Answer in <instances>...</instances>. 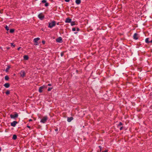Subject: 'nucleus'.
Wrapping results in <instances>:
<instances>
[{
  "label": "nucleus",
  "instance_id": "nucleus-3",
  "mask_svg": "<svg viewBox=\"0 0 152 152\" xmlns=\"http://www.w3.org/2000/svg\"><path fill=\"white\" fill-rule=\"evenodd\" d=\"M18 116V114L16 113H15V114H11L10 117L11 118H17Z\"/></svg>",
  "mask_w": 152,
  "mask_h": 152
},
{
  "label": "nucleus",
  "instance_id": "nucleus-32",
  "mask_svg": "<svg viewBox=\"0 0 152 152\" xmlns=\"http://www.w3.org/2000/svg\"><path fill=\"white\" fill-rule=\"evenodd\" d=\"M65 1L66 2H69L70 0H65Z\"/></svg>",
  "mask_w": 152,
  "mask_h": 152
},
{
  "label": "nucleus",
  "instance_id": "nucleus-37",
  "mask_svg": "<svg viewBox=\"0 0 152 152\" xmlns=\"http://www.w3.org/2000/svg\"><path fill=\"white\" fill-rule=\"evenodd\" d=\"M11 46H15L13 44V43H11Z\"/></svg>",
  "mask_w": 152,
  "mask_h": 152
},
{
  "label": "nucleus",
  "instance_id": "nucleus-22",
  "mask_svg": "<svg viewBox=\"0 0 152 152\" xmlns=\"http://www.w3.org/2000/svg\"><path fill=\"white\" fill-rule=\"evenodd\" d=\"M14 31V29H10V32L11 33H13Z\"/></svg>",
  "mask_w": 152,
  "mask_h": 152
},
{
  "label": "nucleus",
  "instance_id": "nucleus-40",
  "mask_svg": "<svg viewBox=\"0 0 152 152\" xmlns=\"http://www.w3.org/2000/svg\"><path fill=\"white\" fill-rule=\"evenodd\" d=\"M34 45H38L37 43H36V44H35Z\"/></svg>",
  "mask_w": 152,
  "mask_h": 152
},
{
  "label": "nucleus",
  "instance_id": "nucleus-11",
  "mask_svg": "<svg viewBox=\"0 0 152 152\" xmlns=\"http://www.w3.org/2000/svg\"><path fill=\"white\" fill-rule=\"evenodd\" d=\"M73 119V118L72 117H68L67 120L68 122H70Z\"/></svg>",
  "mask_w": 152,
  "mask_h": 152
},
{
  "label": "nucleus",
  "instance_id": "nucleus-15",
  "mask_svg": "<svg viewBox=\"0 0 152 152\" xmlns=\"http://www.w3.org/2000/svg\"><path fill=\"white\" fill-rule=\"evenodd\" d=\"M76 3L77 4H80L81 2V0H76Z\"/></svg>",
  "mask_w": 152,
  "mask_h": 152
},
{
  "label": "nucleus",
  "instance_id": "nucleus-19",
  "mask_svg": "<svg viewBox=\"0 0 152 152\" xmlns=\"http://www.w3.org/2000/svg\"><path fill=\"white\" fill-rule=\"evenodd\" d=\"M122 123L121 122H119V124L118 125V127L119 128L122 125Z\"/></svg>",
  "mask_w": 152,
  "mask_h": 152
},
{
  "label": "nucleus",
  "instance_id": "nucleus-31",
  "mask_svg": "<svg viewBox=\"0 0 152 152\" xmlns=\"http://www.w3.org/2000/svg\"><path fill=\"white\" fill-rule=\"evenodd\" d=\"M42 43L43 44H45V41L43 40V41H42Z\"/></svg>",
  "mask_w": 152,
  "mask_h": 152
},
{
  "label": "nucleus",
  "instance_id": "nucleus-20",
  "mask_svg": "<svg viewBox=\"0 0 152 152\" xmlns=\"http://www.w3.org/2000/svg\"><path fill=\"white\" fill-rule=\"evenodd\" d=\"M5 80H8L9 79V77L7 75H6L5 77H4Z\"/></svg>",
  "mask_w": 152,
  "mask_h": 152
},
{
  "label": "nucleus",
  "instance_id": "nucleus-41",
  "mask_svg": "<svg viewBox=\"0 0 152 152\" xmlns=\"http://www.w3.org/2000/svg\"><path fill=\"white\" fill-rule=\"evenodd\" d=\"M102 152H107V151H102Z\"/></svg>",
  "mask_w": 152,
  "mask_h": 152
},
{
  "label": "nucleus",
  "instance_id": "nucleus-8",
  "mask_svg": "<svg viewBox=\"0 0 152 152\" xmlns=\"http://www.w3.org/2000/svg\"><path fill=\"white\" fill-rule=\"evenodd\" d=\"M56 41L59 42H62V39L61 37H59L56 39Z\"/></svg>",
  "mask_w": 152,
  "mask_h": 152
},
{
  "label": "nucleus",
  "instance_id": "nucleus-35",
  "mask_svg": "<svg viewBox=\"0 0 152 152\" xmlns=\"http://www.w3.org/2000/svg\"><path fill=\"white\" fill-rule=\"evenodd\" d=\"M99 148L101 149H101H102V147L100 146H99Z\"/></svg>",
  "mask_w": 152,
  "mask_h": 152
},
{
  "label": "nucleus",
  "instance_id": "nucleus-7",
  "mask_svg": "<svg viewBox=\"0 0 152 152\" xmlns=\"http://www.w3.org/2000/svg\"><path fill=\"white\" fill-rule=\"evenodd\" d=\"M18 123L17 121H14L11 123V125L13 127H15L16 125V124Z\"/></svg>",
  "mask_w": 152,
  "mask_h": 152
},
{
  "label": "nucleus",
  "instance_id": "nucleus-30",
  "mask_svg": "<svg viewBox=\"0 0 152 152\" xmlns=\"http://www.w3.org/2000/svg\"><path fill=\"white\" fill-rule=\"evenodd\" d=\"M119 128L120 130H121L123 129V126H120Z\"/></svg>",
  "mask_w": 152,
  "mask_h": 152
},
{
  "label": "nucleus",
  "instance_id": "nucleus-28",
  "mask_svg": "<svg viewBox=\"0 0 152 152\" xmlns=\"http://www.w3.org/2000/svg\"><path fill=\"white\" fill-rule=\"evenodd\" d=\"M48 6V3L46 2L45 4V6L46 7Z\"/></svg>",
  "mask_w": 152,
  "mask_h": 152
},
{
  "label": "nucleus",
  "instance_id": "nucleus-33",
  "mask_svg": "<svg viewBox=\"0 0 152 152\" xmlns=\"http://www.w3.org/2000/svg\"><path fill=\"white\" fill-rule=\"evenodd\" d=\"M79 30H80L78 28H77V31H79Z\"/></svg>",
  "mask_w": 152,
  "mask_h": 152
},
{
  "label": "nucleus",
  "instance_id": "nucleus-23",
  "mask_svg": "<svg viewBox=\"0 0 152 152\" xmlns=\"http://www.w3.org/2000/svg\"><path fill=\"white\" fill-rule=\"evenodd\" d=\"M5 28L6 29L7 31H8L9 29V27L7 26H6L5 27Z\"/></svg>",
  "mask_w": 152,
  "mask_h": 152
},
{
  "label": "nucleus",
  "instance_id": "nucleus-1",
  "mask_svg": "<svg viewBox=\"0 0 152 152\" xmlns=\"http://www.w3.org/2000/svg\"><path fill=\"white\" fill-rule=\"evenodd\" d=\"M48 119V117L46 116H45L43 117L41 120L40 122L41 123L43 124L45 123Z\"/></svg>",
  "mask_w": 152,
  "mask_h": 152
},
{
  "label": "nucleus",
  "instance_id": "nucleus-44",
  "mask_svg": "<svg viewBox=\"0 0 152 152\" xmlns=\"http://www.w3.org/2000/svg\"><path fill=\"white\" fill-rule=\"evenodd\" d=\"M1 148L0 147V152L1 151Z\"/></svg>",
  "mask_w": 152,
  "mask_h": 152
},
{
  "label": "nucleus",
  "instance_id": "nucleus-43",
  "mask_svg": "<svg viewBox=\"0 0 152 152\" xmlns=\"http://www.w3.org/2000/svg\"><path fill=\"white\" fill-rule=\"evenodd\" d=\"M27 127L28 128H30V127L29 126H28Z\"/></svg>",
  "mask_w": 152,
  "mask_h": 152
},
{
  "label": "nucleus",
  "instance_id": "nucleus-18",
  "mask_svg": "<svg viewBox=\"0 0 152 152\" xmlns=\"http://www.w3.org/2000/svg\"><path fill=\"white\" fill-rule=\"evenodd\" d=\"M10 68V67L9 66H8L6 68L5 71L6 72H7L8 71L9 69Z\"/></svg>",
  "mask_w": 152,
  "mask_h": 152
},
{
  "label": "nucleus",
  "instance_id": "nucleus-39",
  "mask_svg": "<svg viewBox=\"0 0 152 152\" xmlns=\"http://www.w3.org/2000/svg\"><path fill=\"white\" fill-rule=\"evenodd\" d=\"M149 42L152 43V39L151 40V41H150Z\"/></svg>",
  "mask_w": 152,
  "mask_h": 152
},
{
  "label": "nucleus",
  "instance_id": "nucleus-9",
  "mask_svg": "<svg viewBox=\"0 0 152 152\" xmlns=\"http://www.w3.org/2000/svg\"><path fill=\"white\" fill-rule=\"evenodd\" d=\"M133 38L134 39L136 40L138 39V34L137 33H135L134 35Z\"/></svg>",
  "mask_w": 152,
  "mask_h": 152
},
{
  "label": "nucleus",
  "instance_id": "nucleus-25",
  "mask_svg": "<svg viewBox=\"0 0 152 152\" xmlns=\"http://www.w3.org/2000/svg\"><path fill=\"white\" fill-rule=\"evenodd\" d=\"M52 88H52H52H49L48 89V91H50L52 89Z\"/></svg>",
  "mask_w": 152,
  "mask_h": 152
},
{
  "label": "nucleus",
  "instance_id": "nucleus-17",
  "mask_svg": "<svg viewBox=\"0 0 152 152\" xmlns=\"http://www.w3.org/2000/svg\"><path fill=\"white\" fill-rule=\"evenodd\" d=\"M149 38H147L145 39V42L147 43H150L149 41Z\"/></svg>",
  "mask_w": 152,
  "mask_h": 152
},
{
  "label": "nucleus",
  "instance_id": "nucleus-38",
  "mask_svg": "<svg viewBox=\"0 0 152 152\" xmlns=\"http://www.w3.org/2000/svg\"><path fill=\"white\" fill-rule=\"evenodd\" d=\"M32 121V120L31 119H30L29 120V121Z\"/></svg>",
  "mask_w": 152,
  "mask_h": 152
},
{
  "label": "nucleus",
  "instance_id": "nucleus-2",
  "mask_svg": "<svg viewBox=\"0 0 152 152\" xmlns=\"http://www.w3.org/2000/svg\"><path fill=\"white\" fill-rule=\"evenodd\" d=\"M56 25V22L55 21H52L50 23H49L48 27L50 28H52L53 26H55Z\"/></svg>",
  "mask_w": 152,
  "mask_h": 152
},
{
  "label": "nucleus",
  "instance_id": "nucleus-27",
  "mask_svg": "<svg viewBox=\"0 0 152 152\" xmlns=\"http://www.w3.org/2000/svg\"><path fill=\"white\" fill-rule=\"evenodd\" d=\"M42 2V3H46V1L45 0H43Z\"/></svg>",
  "mask_w": 152,
  "mask_h": 152
},
{
  "label": "nucleus",
  "instance_id": "nucleus-14",
  "mask_svg": "<svg viewBox=\"0 0 152 152\" xmlns=\"http://www.w3.org/2000/svg\"><path fill=\"white\" fill-rule=\"evenodd\" d=\"M4 86L6 88H8L10 86V84L9 83H6L4 85Z\"/></svg>",
  "mask_w": 152,
  "mask_h": 152
},
{
  "label": "nucleus",
  "instance_id": "nucleus-12",
  "mask_svg": "<svg viewBox=\"0 0 152 152\" xmlns=\"http://www.w3.org/2000/svg\"><path fill=\"white\" fill-rule=\"evenodd\" d=\"M71 19H70V18H67L65 22L66 23H69L71 22Z\"/></svg>",
  "mask_w": 152,
  "mask_h": 152
},
{
  "label": "nucleus",
  "instance_id": "nucleus-21",
  "mask_svg": "<svg viewBox=\"0 0 152 152\" xmlns=\"http://www.w3.org/2000/svg\"><path fill=\"white\" fill-rule=\"evenodd\" d=\"M71 24L72 26H73L74 25H75V22H71Z\"/></svg>",
  "mask_w": 152,
  "mask_h": 152
},
{
  "label": "nucleus",
  "instance_id": "nucleus-42",
  "mask_svg": "<svg viewBox=\"0 0 152 152\" xmlns=\"http://www.w3.org/2000/svg\"><path fill=\"white\" fill-rule=\"evenodd\" d=\"M20 48V47H19V48H18V50H19Z\"/></svg>",
  "mask_w": 152,
  "mask_h": 152
},
{
  "label": "nucleus",
  "instance_id": "nucleus-13",
  "mask_svg": "<svg viewBox=\"0 0 152 152\" xmlns=\"http://www.w3.org/2000/svg\"><path fill=\"white\" fill-rule=\"evenodd\" d=\"M24 59L27 60L28 59V57L27 55H25L23 56Z\"/></svg>",
  "mask_w": 152,
  "mask_h": 152
},
{
  "label": "nucleus",
  "instance_id": "nucleus-6",
  "mask_svg": "<svg viewBox=\"0 0 152 152\" xmlns=\"http://www.w3.org/2000/svg\"><path fill=\"white\" fill-rule=\"evenodd\" d=\"M38 18L41 20L43 19L44 16L42 13H40L38 16Z\"/></svg>",
  "mask_w": 152,
  "mask_h": 152
},
{
  "label": "nucleus",
  "instance_id": "nucleus-29",
  "mask_svg": "<svg viewBox=\"0 0 152 152\" xmlns=\"http://www.w3.org/2000/svg\"><path fill=\"white\" fill-rule=\"evenodd\" d=\"M72 31H76V28H72Z\"/></svg>",
  "mask_w": 152,
  "mask_h": 152
},
{
  "label": "nucleus",
  "instance_id": "nucleus-34",
  "mask_svg": "<svg viewBox=\"0 0 152 152\" xmlns=\"http://www.w3.org/2000/svg\"><path fill=\"white\" fill-rule=\"evenodd\" d=\"M48 86H51V84H48Z\"/></svg>",
  "mask_w": 152,
  "mask_h": 152
},
{
  "label": "nucleus",
  "instance_id": "nucleus-45",
  "mask_svg": "<svg viewBox=\"0 0 152 152\" xmlns=\"http://www.w3.org/2000/svg\"><path fill=\"white\" fill-rule=\"evenodd\" d=\"M77 33V32H74V33H75V34H76Z\"/></svg>",
  "mask_w": 152,
  "mask_h": 152
},
{
  "label": "nucleus",
  "instance_id": "nucleus-4",
  "mask_svg": "<svg viewBox=\"0 0 152 152\" xmlns=\"http://www.w3.org/2000/svg\"><path fill=\"white\" fill-rule=\"evenodd\" d=\"M20 74L21 77H23L25 76V73L23 70L21 71L20 72Z\"/></svg>",
  "mask_w": 152,
  "mask_h": 152
},
{
  "label": "nucleus",
  "instance_id": "nucleus-26",
  "mask_svg": "<svg viewBox=\"0 0 152 152\" xmlns=\"http://www.w3.org/2000/svg\"><path fill=\"white\" fill-rule=\"evenodd\" d=\"M64 55V53L62 52H61V56H63Z\"/></svg>",
  "mask_w": 152,
  "mask_h": 152
},
{
  "label": "nucleus",
  "instance_id": "nucleus-24",
  "mask_svg": "<svg viewBox=\"0 0 152 152\" xmlns=\"http://www.w3.org/2000/svg\"><path fill=\"white\" fill-rule=\"evenodd\" d=\"M10 93V91H7L6 92V94L7 95H8Z\"/></svg>",
  "mask_w": 152,
  "mask_h": 152
},
{
  "label": "nucleus",
  "instance_id": "nucleus-5",
  "mask_svg": "<svg viewBox=\"0 0 152 152\" xmlns=\"http://www.w3.org/2000/svg\"><path fill=\"white\" fill-rule=\"evenodd\" d=\"M47 87H46L45 86L43 85L42 86L40 87L39 88V93H42L43 91V89L44 88H46Z\"/></svg>",
  "mask_w": 152,
  "mask_h": 152
},
{
  "label": "nucleus",
  "instance_id": "nucleus-16",
  "mask_svg": "<svg viewBox=\"0 0 152 152\" xmlns=\"http://www.w3.org/2000/svg\"><path fill=\"white\" fill-rule=\"evenodd\" d=\"M17 138V136L16 135L14 134L13 135V137H12V139L14 140H16Z\"/></svg>",
  "mask_w": 152,
  "mask_h": 152
},
{
  "label": "nucleus",
  "instance_id": "nucleus-10",
  "mask_svg": "<svg viewBox=\"0 0 152 152\" xmlns=\"http://www.w3.org/2000/svg\"><path fill=\"white\" fill-rule=\"evenodd\" d=\"M40 39L39 38L37 37L34 39V41L35 43H37V41Z\"/></svg>",
  "mask_w": 152,
  "mask_h": 152
},
{
  "label": "nucleus",
  "instance_id": "nucleus-36",
  "mask_svg": "<svg viewBox=\"0 0 152 152\" xmlns=\"http://www.w3.org/2000/svg\"><path fill=\"white\" fill-rule=\"evenodd\" d=\"M55 131L56 132L57 131H58V129H55Z\"/></svg>",
  "mask_w": 152,
  "mask_h": 152
}]
</instances>
